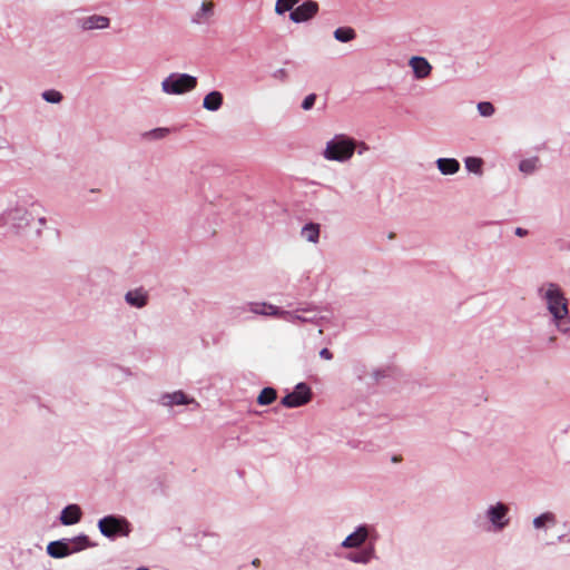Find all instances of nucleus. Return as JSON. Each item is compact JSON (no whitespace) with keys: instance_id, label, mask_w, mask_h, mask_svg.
<instances>
[{"instance_id":"obj_15","label":"nucleus","mask_w":570,"mask_h":570,"mask_svg":"<svg viewBox=\"0 0 570 570\" xmlns=\"http://www.w3.org/2000/svg\"><path fill=\"white\" fill-rule=\"evenodd\" d=\"M436 164L443 175L455 174L460 168L459 161L454 158H440Z\"/></svg>"},{"instance_id":"obj_28","label":"nucleus","mask_w":570,"mask_h":570,"mask_svg":"<svg viewBox=\"0 0 570 570\" xmlns=\"http://www.w3.org/2000/svg\"><path fill=\"white\" fill-rule=\"evenodd\" d=\"M42 97L48 102H60L62 99V95L57 90H47L42 94Z\"/></svg>"},{"instance_id":"obj_26","label":"nucleus","mask_w":570,"mask_h":570,"mask_svg":"<svg viewBox=\"0 0 570 570\" xmlns=\"http://www.w3.org/2000/svg\"><path fill=\"white\" fill-rule=\"evenodd\" d=\"M372 558V551H362V552H357V553H353L350 556V559L354 562H362V563H366L371 560Z\"/></svg>"},{"instance_id":"obj_21","label":"nucleus","mask_w":570,"mask_h":570,"mask_svg":"<svg viewBox=\"0 0 570 570\" xmlns=\"http://www.w3.org/2000/svg\"><path fill=\"white\" fill-rule=\"evenodd\" d=\"M71 550L75 552H79L86 548L92 547L87 535H79L70 540Z\"/></svg>"},{"instance_id":"obj_11","label":"nucleus","mask_w":570,"mask_h":570,"mask_svg":"<svg viewBox=\"0 0 570 570\" xmlns=\"http://www.w3.org/2000/svg\"><path fill=\"white\" fill-rule=\"evenodd\" d=\"M366 538L367 529L365 527H361L344 540L343 546L346 548H356L361 546Z\"/></svg>"},{"instance_id":"obj_2","label":"nucleus","mask_w":570,"mask_h":570,"mask_svg":"<svg viewBox=\"0 0 570 570\" xmlns=\"http://www.w3.org/2000/svg\"><path fill=\"white\" fill-rule=\"evenodd\" d=\"M355 151V141L345 136H336L330 140L324 150V157L328 160L346 161Z\"/></svg>"},{"instance_id":"obj_12","label":"nucleus","mask_w":570,"mask_h":570,"mask_svg":"<svg viewBox=\"0 0 570 570\" xmlns=\"http://www.w3.org/2000/svg\"><path fill=\"white\" fill-rule=\"evenodd\" d=\"M81 26L85 30L104 29L109 26V19L104 16H91L83 19Z\"/></svg>"},{"instance_id":"obj_29","label":"nucleus","mask_w":570,"mask_h":570,"mask_svg":"<svg viewBox=\"0 0 570 570\" xmlns=\"http://www.w3.org/2000/svg\"><path fill=\"white\" fill-rule=\"evenodd\" d=\"M478 110L479 112L484 116V117H489L491 115H493L494 112V107L491 102H488V101H483V102H480L478 105Z\"/></svg>"},{"instance_id":"obj_18","label":"nucleus","mask_w":570,"mask_h":570,"mask_svg":"<svg viewBox=\"0 0 570 570\" xmlns=\"http://www.w3.org/2000/svg\"><path fill=\"white\" fill-rule=\"evenodd\" d=\"M334 38L341 42H348L356 38V32L351 27H341L334 31Z\"/></svg>"},{"instance_id":"obj_13","label":"nucleus","mask_w":570,"mask_h":570,"mask_svg":"<svg viewBox=\"0 0 570 570\" xmlns=\"http://www.w3.org/2000/svg\"><path fill=\"white\" fill-rule=\"evenodd\" d=\"M223 105V95L219 91H212L204 98L203 106L210 111L218 110Z\"/></svg>"},{"instance_id":"obj_33","label":"nucleus","mask_w":570,"mask_h":570,"mask_svg":"<svg viewBox=\"0 0 570 570\" xmlns=\"http://www.w3.org/2000/svg\"><path fill=\"white\" fill-rule=\"evenodd\" d=\"M392 461H393V462H399V461H401V458H400V456H394V458L392 459Z\"/></svg>"},{"instance_id":"obj_19","label":"nucleus","mask_w":570,"mask_h":570,"mask_svg":"<svg viewBox=\"0 0 570 570\" xmlns=\"http://www.w3.org/2000/svg\"><path fill=\"white\" fill-rule=\"evenodd\" d=\"M277 397V392L273 387H265L261 391V393L257 396V403L259 405H269L272 404Z\"/></svg>"},{"instance_id":"obj_24","label":"nucleus","mask_w":570,"mask_h":570,"mask_svg":"<svg viewBox=\"0 0 570 570\" xmlns=\"http://www.w3.org/2000/svg\"><path fill=\"white\" fill-rule=\"evenodd\" d=\"M465 167L469 171L480 173L482 167V159L476 157H468L465 159Z\"/></svg>"},{"instance_id":"obj_35","label":"nucleus","mask_w":570,"mask_h":570,"mask_svg":"<svg viewBox=\"0 0 570 570\" xmlns=\"http://www.w3.org/2000/svg\"><path fill=\"white\" fill-rule=\"evenodd\" d=\"M389 238H391V239L394 238V234L393 233L389 234Z\"/></svg>"},{"instance_id":"obj_27","label":"nucleus","mask_w":570,"mask_h":570,"mask_svg":"<svg viewBox=\"0 0 570 570\" xmlns=\"http://www.w3.org/2000/svg\"><path fill=\"white\" fill-rule=\"evenodd\" d=\"M214 11V2L213 1H204L202 4L200 13H198L197 21L199 22L202 17H209Z\"/></svg>"},{"instance_id":"obj_23","label":"nucleus","mask_w":570,"mask_h":570,"mask_svg":"<svg viewBox=\"0 0 570 570\" xmlns=\"http://www.w3.org/2000/svg\"><path fill=\"white\" fill-rule=\"evenodd\" d=\"M556 518L552 513L546 512L533 520V524L537 529L543 527L546 523H554Z\"/></svg>"},{"instance_id":"obj_9","label":"nucleus","mask_w":570,"mask_h":570,"mask_svg":"<svg viewBox=\"0 0 570 570\" xmlns=\"http://www.w3.org/2000/svg\"><path fill=\"white\" fill-rule=\"evenodd\" d=\"M80 508L76 504H70L62 510L60 520L62 524L70 525L77 523L80 520Z\"/></svg>"},{"instance_id":"obj_8","label":"nucleus","mask_w":570,"mask_h":570,"mask_svg":"<svg viewBox=\"0 0 570 570\" xmlns=\"http://www.w3.org/2000/svg\"><path fill=\"white\" fill-rule=\"evenodd\" d=\"M47 552L50 557L59 559L65 558L73 551L71 550V546L69 542L65 541H52L47 547Z\"/></svg>"},{"instance_id":"obj_22","label":"nucleus","mask_w":570,"mask_h":570,"mask_svg":"<svg viewBox=\"0 0 570 570\" xmlns=\"http://www.w3.org/2000/svg\"><path fill=\"white\" fill-rule=\"evenodd\" d=\"M301 0H277L275 4V11L278 14H283L286 11H293L294 6L297 4Z\"/></svg>"},{"instance_id":"obj_10","label":"nucleus","mask_w":570,"mask_h":570,"mask_svg":"<svg viewBox=\"0 0 570 570\" xmlns=\"http://www.w3.org/2000/svg\"><path fill=\"white\" fill-rule=\"evenodd\" d=\"M250 311L256 314L272 316H283L287 314V312H282L276 306L267 303H252Z\"/></svg>"},{"instance_id":"obj_20","label":"nucleus","mask_w":570,"mask_h":570,"mask_svg":"<svg viewBox=\"0 0 570 570\" xmlns=\"http://www.w3.org/2000/svg\"><path fill=\"white\" fill-rule=\"evenodd\" d=\"M302 235L308 242L316 243L320 236V225L309 223L302 228Z\"/></svg>"},{"instance_id":"obj_25","label":"nucleus","mask_w":570,"mask_h":570,"mask_svg":"<svg viewBox=\"0 0 570 570\" xmlns=\"http://www.w3.org/2000/svg\"><path fill=\"white\" fill-rule=\"evenodd\" d=\"M537 163H538L537 158L524 159L520 163L519 168L521 171H523L525 174H530L534 170Z\"/></svg>"},{"instance_id":"obj_5","label":"nucleus","mask_w":570,"mask_h":570,"mask_svg":"<svg viewBox=\"0 0 570 570\" xmlns=\"http://www.w3.org/2000/svg\"><path fill=\"white\" fill-rule=\"evenodd\" d=\"M311 399V387L305 383H299L292 393L282 399L281 403L286 407H298L308 403Z\"/></svg>"},{"instance_id":"obj_3","label":"nucleus","mask_w":570,"mask_h":570,"mask_svg":"<svg viewBox=\"0 0 570 570\" xmlns=\"http://www.w3.org/2000/svg\"><path fill=\"white\" fill-rule=\"evenodd\" d=\"M196 86L197 79L186 73H171L161 82L163 90L171 95H181L195 89Z\"/></svg>"},{"instance_id":"obj_14","label":"nucleus","mask_w":570,"mask_h":570,"mask_svg":"<svg viewBox=\"0 0 570 570\" xmlns=\"http://www.w3.org/2000/svg\"><path fill=\"white\" fill-rule=\"evenodd\" d=\"M508 513V508L503 503H498L495 507H492L489 510V517L493 524L498 525L499 528H503L505 523L500 522L501 519H503Z\"/></svg>"},{"instance_id":"obj_32","label":"nucleus","mask_w":570,"mask_h":570,"mask_svg":"<svg viewBox=\"0 0 570 570\" xmlns=\"http://www.w3.org/2000/svg\"><path fill=\"white\" fill-rule=\"evenodd\" d=\"M515 234H517L518 236H521V237H522V236H525V235L528 234V232H527L525 229L521 228V227H518V228L515 229Z\"/></svg>"},{"instance_id":"obj_34","label":"nucleus","mask_w":570,"mask_h":570,"mask_svg":"<svg viewBox=\"0 0 570 570\" xmlns=\"http://www.w3.org/2000/svg\"><path fill=\"white\" fill-rule=\"evenodd\" d=\"M253 564H254V566H258V564H259V560H258V559H255V560L253 561Z\"/></svg>"},{"instance_id":"obj_17","label":"nucleus","mask_w":570,"mask_h":570,"mask_svg":"<svg viewBox=\"0 0 570 570\" xmlns=\"http://www.w3.org/2000/svg\"><path fill=\"white\" fill-rule=\"evenodd\" d=\"M126 301L132 306L142 307L147 303V296L141 289L130 291L126 294Z\"/></svg>"},{"instance_id":"obj_6","label":"nucleus","mask_w":570,"mask_h":570,"mask_svg":"<svg viewBox=\"0 0 570 570\" xmlns=\"http://www.w3.org/2000/svg\"><path fill=\"white\" fill-rule=\"evenodd\" d=\"M317 12L318 3L313 0H307L289 13V19L295 23H301L311 20Z\"/></svg>"},{"instance_id":"obj_30","label":"nucleus","mask_w":570,"mask_h":570,"mask_svg":"<svg viewBox=\"0 0 570 570\" xmlns=\"http://www.w3.org/2000/svg\"><path fill=\"white\" fill-rule=\"evenodd\" d=\"M315 100H316V95H315V94H311V95H308V96L303 100L302 108H303V109H305V110L311 109V108L314 106Z\"/></svg>"},{"instance_id":"obj_36","label":"nucleus","mask_w":570,"mask_h":570,"mask_svg":"<svg viewBox=\"0 0 570 570\" xmlns=\"http://www.w3.org/2000/svg\"><path fill=\"white\" fill-rule=\"evenodd\" d=\"M137 570H149V569H147V568H140V569H137Z\"/></svg>"},{"instance_id":"obj_7","label":"nucleus","mask_w":570,"mask_h":570,"mask_svg":"<svg viewBox=\"0 0 570 570\" xmlns=\"http://www.w3.org/2000/svg\"><path fill=\"white\" fill-rule=\"evenodd\" d=\"M410 67L417 79L426 78L432 70L430 62L423 57H412L409 61Z\"/></svg>"},{"instance_id":"obj_16","label":"nucleus","mask_w":570,"mask_h":570,"mask_svg":"<svg viewBox=\"0 0 570 570\" xmlns=\"http://www.w3.org/2000/svg\"><path fill=\"white\" fill-rule=\"evenodd\" d=\"M163 404L170 406L173 404H188L191 401L187 399L186 394L181 391L174 392L171 394H165L161 399Z\"/></svg>"},{"instance_id":"obj_4","label":"nucleus","mask_w":570,"mask_h":570,"mask_svg":"<svg viewBox=\"0 0 570 570\" xmlns=\"http://www.w3.org/2000/svg\"><path fill=\"white\" fill-rule=\"evenodd\" d=\"M98 525L100 532L108 538L117 534L127 535L129 532L128 522L125 519H118L112 515L101 519Z\"/></svg>"},{"instance_id":"obj_31","label":"nucleus","mask_w":570,"mask_h":570,"mask_svg":"<svg viewBox=\"0 0 570 570\" xmlns=\"http://www.w3.org/2000/svg\"><path fill=\"white\" fill-rule=\"evenodd\" d=\"M320 356L322 358H324V360H332L333 358V354H332V352L328 348L321 350Z\"/></svg>"},{"instance_id":"obj_1","label":"nucleus","mask_w":570,"mask_h":570,"mask_svg":"<svg viewBox=\"0 0 570 570\" xmlns=\"http://www.w3.org/2000/svg\"><path fill=\"white\" fill-rule=\"evenodd\" d=\"M539 292L546 301L557 327L561 332L567 333L570 330V317L568 299L564 297L561 288L554 283H548L547 285H543Z\"/></svg>"}]
</instances>
